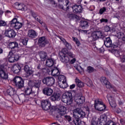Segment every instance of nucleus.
<instances>
[{
	"instance_id": "f257e3e1",
	"label": "nucleus",
	"mask_w": 125,
	"mask_h": 125,
	"mask_svg": "<svg viewBox=\"0 0 125 125\" xmlns=\"http://www.w3.org/2000/svg\"><path fill=\"white\" fill-rule=\"evenodd\" d=\"M106 122H107V116L103 114L99 118L93 117L91 120V125H116L112 120Z\"/></svg>"
},
{
	"instance_id": "f03ea898",
	"label": "nucleus",
	"mask_w": 125,
	"mask_h": 125,
	"mask_svg": "<svg viewBox=\"0 0 125 125\" xmlns=\"http://www.w3.org/2000/svg\"><path fill=\"white\" fill-rule=\"evenodd\" d=\"M85 112L79 108H77L73 111V117L75 119L73 120V124L75 125H85V123L83 121H81V118H84Z\"/></svg>"
},
{
	"instance_id": "7ed1b4c3",
	"label": "nucleus",
	"mask_w": 125,
	"mask_h": 125,
	"mask_svg": "<svg viewBox=\"0 0 125 125\" xmlns=\"http://www.w3.org/2000/svg\"><path fill=\"white\" fill-rule=\"evenodd\" d=\"M73 93L70 92H66L63 94L62 96V101L63 103H66L67 105H71L73 100Z\"/></svg>"
},
{
	"instance_id": "20e7f679",
	"label": "nucleus",
	"mask_w": 125,
	"mask_h": 125,
	"mask_svg": "<svg viewBox=\"0 0 125 125\" xmlns=\"http://www.w3.org/2000/svg\"><path fill=\"white\" fill-rule=\"evenodd\" d=\"M94 108L97 111H104L106 109V106L103 104V102L102 100L100 99H97L95 100L94 103Z\"/></svg>"
},
{
	"instance_id": "39448f33",
	"label": "nucleus",
	"mask_w": 125,
	"mask_h": 125,
	"mask_svg": "<svg viewBox=\"0 0 125 125\" xmlns=\"http://www.w3.org/2000/svg\"><path fill=\"white\" fill-rule=\"evenodd\" d=\"M9 27L15 28L16 30H19L22 27V23L17 21V19L14 18L8 24Z\"/></svg>"
},
{
	"instance_id": "423d86ee",
	"label": "nucleus",
	"mask_w": 125,
	"mask_h": 125,
	"mask_svg": "<svg viewBox=\"0 0 125 125\" xmlns=\"http://www.w3.org/2000/svg\"><path fill=\"white\" fill-rule=\"evenodd\" d=\"M14 82L15 85L18 88H22L24 87V81L21 77L16 76L14 79Z\"/></svg>"
},
{
	"instance_id": "0eeeda50",
	"label": "nucleus",
	"mask_w": 125,
	"mask_h": 125,
	"mask_svg": "<svg viewBox=\"0 0 125 125\" xmlns=\"http://www.w3.org/2000/svg\"><path fill=\"white\" fill-rule=\"evenodd\" d=\"M43 83L46 84L48 86H51L54 84L55 83V79L52 77H47L42 79Z\"/></svg>"
},
{
	"instance_id": "6e6552de",
	"label": "nucleus",
	"mask_w": 125,
	"mask_h": 125,
	"mask_svg": "<svg viewBox=\"0 0 125 125\" xmlns=\"http://www.w3.org/2000/svg\"><path fill=\"white\" fill-rule=\"evenodd\" d=\"M42 83V81L37 80H30L28 82V85L30 87H36V88H39L41 87V84Z\"/></svg>"
},
{
	"instance_id": "1a4fd4ad",
	"label": "nucleus",
	"mask_w": 125,
	"mask_h": 125,
	"mask_svg": "<svg viewBox=\"0 0 125 125\" xmlns=\"http://www.w3.org/2000/svg\"><path fill=\"white\" fill-rule=\"evenodd\" d=\"M8 46L9 48L12 50L11 52L14 53L15 52H18L19 51V46L18 43L16 42H11L9 43Z\"/></svg>"
},
{
	"instance_id": "9d476101",
	"label": "nucleus",
	"mask_w": 125,
	"mask_h": 125,
	"mask_svg": "<svg viewBox=\"0 0 125 125\" xmlns=\"http://www.w3.org/2000/svg\"><path fill=\"white\" fill-rule=\"evenodd\" d=\"M13 52L10 51L8 55V61L10 63H13L15 61L19 60V55H14Z\"/></svg>"
},
{
	"instance_id": "9b49d317",
	"label": "nucleus",
	"mask_w": 125,
	"mask_h": 125,
	"mask_svg": "<svg viewBox=\"0 0 125 125\" xmlns=\"http://www.w3.org/2000/svg\"><path fill=\"white\" fill-rule=\"evenodd\" d=\"M74 100L77 104L81 105V104H83L84 103L85 98L83 96H80V95L77 94L74 97Z\"/></svg>"
},
{
	"instance_id": "f8f14e48",
	"label": "nucleus",
	"mask_w": 125,
	"mask_h": 125,
	"mask_svg": "<svg viewBox=\"0 0 125 125\" xmlns=\"http://www.w3.org/2000/svg\"><path fill=\"white\" fill-rule=\"evenodd\" d=\"M41 106L43 110L47 111V110H49L50 109L51 105L50 102L48 100H43L42 101Z\"/></svg>"
},
{
	"instance_id": "ddd939ff",
	"label": "nucleus",
	"mask_w": 125,
	"mask_h": 125,
	"mask_svg": "<svg viewBox=\"0 0 125 125\" xmlns=\"http://www.w3.org/2000/svg\"><path fill=\"white\" fill-rule=\"evenodd\" d=\"M4 35L5 37H8V38H14L16 36V33L13 29L9 28L5 30Z\"/></svg>"
},
{
	"instance_id": "4468645a",
	"label": "nucleus",
	"mask_w": 125,
	"mask_h": 125,
	"mask_svg": "<svg viewBox=\"0 0 125 125\" xmlns=\"http://www.w3.org/2000/svg\"><path fill=\"white\" fill-rule=\"evenodd\" d=\"M59 54L60 56L68 55L70 58H74L75 57V55L72 52H68L67 49H62V51L59 53Z\"/></svg>"
},
{
	"instance_id": "2eb2a0df",
	"label": "nucleus",
	"mask_w": 125,
	"mask_h": 125,
	"mask_svg": "<svg viewBox=\"0 0 125 125\" xmlns=\"http://www.w3.org/2000/svg\"><path fill=\"white\" fill-rule=\"evenodd\" d=\"M102 32L100 31H95L92 33L91 39L93 41H96L100 38H102Z\"/></svg>"
},
{
	"instance_id": "dca6fc26",
	"label": "nucleus",
	"mask_w": 125,
	"mask_h": 125,
	"mask_svg": "<svg viewBox=\"0 0 125 125\" xmlns=\"http://www.w3.org/2000/svg\"><path fill=\"white\" fill-rule=\"evenodd\" d=\"M101 83H102V84L105 85L106 88H112V85L110 82L108 81L107 78L105 77H102L100 78Z\"/></svg>"
},
{
	"instance_id": "f3484780",
	"label": "nucleus",
	"mask_w": 125,
	"mask_h": 125,
	"mask_svg": "<svg viewBox=\"0 0 125 125\" xmlns=\"http://www.w3.org/2000/svg\"><path fill=\"white\" fill-rule=\"evenodd\" d=\"M0 78H1L3 80H6L8 78L7 74L5 73V68L2 65L0 67Z\"/></svg>"
},
{
	"instance_id": "a211bd4d",
	"label": "nucleus",
	"mask_w": 125,
	"mask_h": 125,
	"mask_svg": "<svg viewBox=\"0 0 125 125\" xmlns=\"http://www.w3.org/2000/svg\"><path fill=\"white\" fill-rule=\"evenodd\" d=\"M107 99L109 102V104L112 108H116L117 106V104L116 103V101L114 100V98L112 97V96L110 94H107Z\"/></svg>"
},
{
	"instance_id": "6ab92c4d",
	"label": "nucleus",
	"mask_w": 125,
	"mask_h": 125,
	"mask_svg": "<svg viewBox=\"0 0 125 125\" xmlns=\"http://www.w3.org/2000/svg\"><path fill=\"white\" fill-rule=\"evenodd\" d=\"M27 37L30 39H35L38 37V33L34 29H30L27 31Z\"/></svg>"
},
{
	"instance_id": "aec40b11",
	"label": "nucleus",
	"mask_w": 125,
	"mask_h": 125,
	"mask_svg": "<svg viewBox=\"0 0 125 125\" xmlns=\"http://www.w3.org/2000/svg\"><path fill=\"white\" fill-rule=\"evenodd\" d=\"M42 92L44 95L51 96L53 93V90L49 87H46L43 89Z\"/></svg>"
},
{
	"instance_id": "412c9836",
	"label": "nucleus",
	"mask_w": 125,
	"mask_h": 125,
	"mask_svg": "<svg viewBox=\"0 0 125 125\" xmlns=\"http://www.w3.org/2000/svg\"><path fill=\"white\" fill-rule=\"evenodd\" d=\"M58 113L61 116H64L67 113V108L64 106L60 105L58 110Z\"/></svg>"
},
{
	"instance_id": "4be33fe9",
	"label": "nucleus",
	"mask_w": 125,
	"mask_h": 125,
	"mask_svg": "<svg viewBox=\"0 0 125 125\" xmlns=\"http://www.w3.org/2000/svg\"><path fill=\"white\" fill-rule=\"evenodd\" d=\"M104 44L106 47H112L113 44H112V40L110 37L105 38L104 40Z\"/></svg>"
},
{
	"instance_id": "5701e85b",
	"label": "nucleus",
	"mask_w": 125,
	"mask_h": 125,
	"mask_svg": "<svg viewBox=\"0 0 125 125\" xmlns=\"http://www.w3.org/2000/svg\"><path fill=\"white\" fill-rule=\"evenodd\" d=\"M38 44L40 45V46H41V47H43L45 46V44H46V41H45V37H40L38 40Z\"/></svg>"
},
{
	"instance_id": "b1692460",
	"label": "nucleus",
	"mask_w": 125,
	"mask_h": 125,
	"mask_svg": "<svg viewBox=\"0 0 125 125\" xmlns=\"http://www.w3.org/2000/svg\"><path fill=\"white\" fill-rule=\"evenodd\" d=\"M23 70L27 76H30V75L33 74V70H32V68L28 65H26L24 66Z\"/></svg>"
},
{
	"instance_id": "393cba45",
	"label": "nucleus",
	"mask_w": 125,
	"mask_h": 125,
	"mask_svg": "<svg viewBox=\"0 0 125 125\" xmlns=\"http://www.w3.org/2000/svg\"><path fill=\"white\" fill-rule=\"evenodd\" d=\"M61 57V61L62 62V63H69L70 62V58L68 55H63V56H60Z\"/></svg>"
},
{
	"instance_id": "a878e982",
	"label": "nucleus",
	"mask_w": 125,
	"mask_h": 125,
	"mask_svg": "<svg viewBox=\"0 0 125 125\" xmlns=\"http://www.w3.org/2000/svg\"><path fill=\"white\" fill-rule=\"evenodd\" d=\"M51 74L55 78L58 77L60 75V71L57 67H54V69L51 70Z\"/></svg>"
},
{
	"instance_id": "bb28decb",
	"label": "nucleus",
	"mask_w": 125,
	"mask_h": 125,
	"mask_svg": "<svg viewBox=\"0 0 125 125\" xmlns=\"http://www.w3.org/2000/svg\"><path fill=\"white\" fill-rule=\"evenodd\" d=\"M72 8L75 13H81L82 11H83V8L81 5H75L74 6H72Z\"/></svg>"
},
{
	"instance_id": "cd10ccee",
	"label": "nucleus",
	"mask_w": 125,
	"mask_h": 125,
	"mask_svg": "<svg viewBox=\"0 0 125 125\" xmlns=\"http://www.w3.org/2000/svg\"><path fill=\"white\" fill-rule=\"evenodd\" d=\"M12 70L15 74H18L20 72V70H21V66L19 64L14 65Z\"/></svg>"
},
{
	"instance_id": "c85d7f7f",
	"label": "nucleus",
	"mask_w": 125,
	"mask_h": 125,
	"mask_svg": "<svg viewBox=\"0 0 125 125\" xmlns=\"http://www.w3.org/2000/svg\"><path fill=\"white\" fill-rule=\"evenodd\" d=\"M61 95L59 93L55 92L53 96L51 97V99L52 101H56L60 99Z\"/></svg>"
},
{
	"instance_id": "c756f323",
	"label": "nucleus",
	"mask_w": 125,
	"mask_h": 125,
	"mask_svg": "<svg viewBox=\"0 0 125 125\" xmlns=\"http://www.w3.org/2000/svg\"><path fill=\"white\" fill-rule=\"evenodd\" d=\"M15 4L17 8L19 9L20 10H25V8L26 7L25 4L22 3H19V2H16Z\"/></svg>"
},
{
	"instance_id": "7c9ffc66",
	"label": "nucleus",
	"mask_w": 125,
	"mask_h": 125,
	"mask_svg": "<svg viewBox=\"0 0 125 125\" xmlns=\"http://www.w3.org/2000/svg\"><path fill=\"white\" fill-rule=\"evenodd\" d=\"M7 93L10 96H13V95L16 94V91L15 89L11 87L7 90Z\"/></svg>"
},
{
	"instance_id": "2f4dec72",
	"label": "nucleus",
	"mask_w": 125,
	"mask_h": 125,
	"mask_svg": "<svg viewBox=\"0 0 125 125\" xmlns=\"http://www.w3.org/2000/svg\"><path fill=\"white\" fill-rule=\"evenodd\" d=\"M39 55L41 59V61H45L46 58V53L43 51H41L39 53Z\"/></svg>"
},
{
	"instance_id": "473e14b6",
	"label": "nucleus",
	"mask_w": 125,
	"mask_h": 125,
	"mask_svg": "<svg viewBox=\"0 0 125 125\" xmlns=\"http://www.w3.org/2000/svg\"><path fill=\"white\" fill-rule=\"evenodd\" d=\"M66 17L67 18H69V19L72 20V19H78L79 17L77 16V15H75L74 14H72V13H67Z\"/></svg>"
},
{
	"instance_id": "72a5a7b5",
	"label": "nucleus",
	"mask_w": 125,
	"mask_h": 125,
	"mask_svg": "<svg viewBox=\"0 0 125 125\" xmlns=\"http://www.w3.org/2000/svg\"><path fill=\"white\" fill-rule=\"evenodd\" d=\"M75 81L77 85H78L79 87H83V86H84V83L80 80L79 78H76Z\"/></svg>"
},
{
	"instance_id": "f704fd0d",
	"label": "nucleus",
	"mask_w": 125,
	"mask_h": 125,
	"mask_svg": "<svg viewBox=\"0 0 125 125\" xmlns=\"http://www.w3.org/2000/svg\"><path fill=\"white\" fill-rule=\"evenodd\" d=\"M54 64V62L52 59H48L46 61V66L47 67H52Z\"/></svg>"
},
{
	"instance_id": "c9c22d12",
	"label": "nucleus",
	"mask_w": 125,
	"mask_h": 125,
	"mask_svg": "<svg viewBox=\"0 0 125 125\" xmlns=\"http://www.w3.org/2000/svg\"><path fill=\"white\" fill-rule=\"evenodd\" d=\"M74 67L76 70H77V71H78V72H79V73H80V74H81L82 75L83 74V69L82 68V66H81V65L75 64L74 65Z\"/></svg>"
},
{
	"instance_id": "e433bc0d",
	"label": "nucleus",
	"mask_w": 125,
	"mask_h": 125,
	"mask_svg": "<svg viewBox=\"0 0 125 125\" xmlns=\"http://www.w3.org/2000/svg\"><path fill=\"white\" fill-rule=\"evenodd\" d=\"M25 93L26 95H30V94H35V91H32L31 88H27L25 90Z\"/></svg>"
},
{
	"instance_id": "4c0bfd02",
	"label": "nucleus",
	"mask_w": 125,
	"mask_h": 125,
	"mask_svg": "<svg viewBox=\"0 0 125 125\" xmlns=\"http://www.w3.org/2000/svg\"><path fill=\"white\" fill-rule=\"evenodd\" d=\"M32 16L34 17L35 20H36V21H38V22L40 23V24H42V21L40 20V17H38V15H37L36 13H33Z\"/></svg>"
},
{
	"instance_id": "58836bf2",
	"label": "nucleus",
	"mask_w": 125,
	"mask_h": 125,
	"mask_svg": "<svg viewBox=\"0 0 125 125\" xmlns=\"http://www.w3.org/2000/svg\"><path fill=\"white\" fill-rule=\"evenodd\" d=\"M80 25L82 28H85L88 27V22L86 21H81L80 22Z\"/></svg>"
},
{
	"instance_id": "ea45409f",
	"label": "nucleus",
	"mask_w": 125,
	"mask_h": 125,
	"mask_svg": "<svg viewBox=\"0 0 125 125\" xmlns=\"http://www.w3.org/2000/svg\"><path fill=\"white\" fill-rule=\"evenodd\" d=\"M61 4H62L64 7L69 6V0H61Z\"/></svg>"
},
{
	"instance_id": "a19ab883",
	"label": "nucleus",
	"mask_w": 125,
	"mask_h": 125,
	"mask_svg": "<svg viewBox=\"0 0 125 125\" xmlns=\"http://www.w3.org/2000/svg\"><path fill=\"white\" fill-rule=\"evenodd\" d=\"M61 40L64 43V44H65V46L67 47V48H68V49L71 48L72 47L71 46V44H70V43H69L68 42H67L65 40V39L62 38V39H61Z\"/></svg>"
},
{
	"instance_id": "79ce46f5",
	"label": "nucleus",
	"mask_w": 125,
	"mask_h": 125,
	"mask_svg": "<svg viewBox=\"0 0 125 125\" xmlns=\"http://www.w3.org/2000/svg\"><path fill=\"white\" fill-rule=\"evenodd\" d=\"M61 88H67L68 87V83L66 81H62V84L60 85Z\"/></svg>"
},
{
	"instance_id": "37998d69",
	"label": "nucleus",
	"mask_w": 125,
	"mask_h": 125,
	"mask_svg": "<svg viewBox=\"0 0 125 125\" xmlns=\"http://www.w3.org/2000/svg\"><path fill=\"white\" fill-rule=\"evenodd\" d=\"M57 78L60 82H66V77L64 75H59Z\"/></svg>"
},
{
	"instance_id": "c03bdc74",
	"label": "nucleus",
	"mask_w": 125,
	"mask_h": 125,
	"mask_svg": "<svg viewBox=\"0 0 125 125\" xmlns=\"http://www.w3.org/2000/svg\"><path fill=\"white\" fill-rule=\"evenodd\" d=\"M59 7L62 9H63V10H68L70 9V6H67V7H64V5L63 4H61V1L59 2Z\"/></svg>"
},
{
	"instance_id": "a18cd8bd",
	"label": "nucleus",
	"mask_w": 125,
	"mask_h": 125,
	"mask_svg": "<svg viewBox=\"0 0 125 125\" xmlns=\"http://www.w3.org/2000/svg\"><path fill=\"white\" fill-rule=\"evenodd\" d=\"M21 41L23 45H27V43H28V39L27 38H23L21 40Z\"/></svg>"
},
{
	"instance_id": "49530a36",
	"label": "nucleus",
	"mask_w": 125,
	"mask_h": 125,
	"mask_svg": "<svg viewBox=\"0 0 125 125\" xmlns=\"http://www.w3.org/2000/svg\"><path fill=\"white\" fill-rule=\"evenodd\" d=\"M86 83L88 86H91V85H92V81L88 78L86 79Z\"/></svg>"
},
{
	"instance_id": "de8ad7c7",
	"label": "nucleus",
	"mask_w": 125,
	"mask_h": 125,
	"mask_svg": "<svg viewBox=\"0 0 125 125\" xmlns=\"http://www.w3.org/2000/svg\"><path fill=\"white\" fill-rule=\"evenodd\" d=\"M72 40L76 42V44L79 46V45H81V43L80 42V41H79V39L76 37H72Z\"/></svg>"
},
{
	"instance_id": "09e8293b",
	"label": "nucleus",
	"mask_w": 125,
	"mask_h": 125,
	"mask_svg": "<svg viewBox=\"0 0 125 125\" xmlns=\"http://www.w3.org/2000/svg\"><path fill=\"white\" fill-rule=\"evenodd\" d=\"M113 52L114 53L115 56H116V57H119V56L121 55L120 54V51L118 50H114Z\"/></svg>"
},
{
	"instance_id": "8fccbe9b",
	"label": "nucleus",
	"mask_w": 125,
	"mask_h": 125,
	"mask_svg": "<svg viewBox=\"0 0 125 125\" xmlns=\"http://www.w3.org/2000/svg\"><path fill=\"white\" fill-rule=\"evenodd\" d=\"M94 71V68L91 66H88L87 68V72L88 73H92Z\"/></svg>"
},
{
	"instance_id": "3c124183",
	"label": "nucleus",
	"mask_w": 125,
	"mask_h": 125,
	"mask_svg": "<svg viewBox=\"0 0 125 125\" xmlns=\"http://www.w3.org/2000/svg\"><path fill=\"white\" fill-rule=\"evenodd\" d=\"M105 11H106V8L103 7L100 10L99 13L100 14H102L103 13H104Z\"/></svg>"
},
{
	"instance_id": "603ef678",
	"label": "nucleus",
	"mask_w": 125,
	"mask_h": 125,
	"mask_svg": "<svg viewBox=\"0 0 125 125\" xmlns=\"http://www.w3.org/2000/svg\"><path fill=\"white\" fill-rule=\"evenodd\" d=\"M64 117L68 122H71V121H72V118H71V116H70L65 115Z\"/></svg>"
},
{
	"instance_id": "864d4df0",
	"label": "nucleus",
	"mask_w": 125,
	"mask_h": 125,
	"mask_svg": "<svg viewBox=\"0 0 125 125\" xmlns=\"http://www.w3.org/2000/svg\"><path fill=\"white\" fill-rule=\"evenodd\" d=\"M6 25V22L3 21H0V27H1V26H5Z\"/></svg>"
},
{
	"instance_id": "5fc2aeb1",
	"label": "nucleus",
	"mask_w": 125,
	"mask_h": 125,
	"mask_svg": "<svg viewBox=\"0 0 125 125\" xmlns=\"http://www.w3.org/2000/svg\"><path fill=\"white\" fill-rule=\"evenodd\" d=\"M100 21V23H107L108 22V20L106 19H102Z\"/></svg>"
},
{
	"instance_id": "6e6d98bb",
	"label": "nucleus",
	"mask_w": 125,
	"mask_h": 125,
	"mask_svg": "<svg viewBox=\"0 0 125 125\" xmlns=\"http://www.w3.org/2000/svg\"><path fill=\"white\" fill-rule=\"evenodd\" d=\"M76 61V58H73L70 61H69V64H74V63H75Z\"/></svg>"
},
{
	"instance_id": "4d7b16f0",
	"label": "nucleus",
	"mask_w": 125,
	"mask_h": 125,
	"mask_svg": "<svg viewBox=\"0 0 125 125\" xmlns=\"http://www.w3.org/2000/svg\"><path fill=\"white\" fill-rule=\"evenodd\" d=\"M121 62H122V63H125V55L121 57Z\"/></svg>"
},
{
	"instance_id": "13d9d810",
	"label": "nucleus",
	"mask_w": 125,
	"mask_h": 125,
	"mask_svg": "<svg viewBox=\"0 0 125 125\" xmlns=\"http://www.w3.org/2000/svg\"><path fill=\"white\" fill-rule=\"evenodd\" d=\"M104 30H105V32H109V31H110V27H109L108 26H106L104 28Z\"/></svg>"
},
{
	"instance_id": "bf43d9fd",
	"label": "nucleus",
	"mask_w": 125,
	"mask_h": 125,
	"mask_svg": "<svg viewBox=\"0 0 125 125\" xmlns=\"http://www.w3.org/2000/svg\"><path fill=\"white\" fill-rule=\"evenodd\" d=\"M47 1H48L51 4H55V1L53 0H47Z\"/></svg>"
},
{
	"instance_id": "052dcab7",
	"label": "nucleus",
	"mask_w": 125,
	"mask_h": 125,
	"mask_svg": "<svg viewBox=\"0 0 125 125\" xmlns=\"http://www.w3.org/2000/svg\"><path fill=\"white\" fill-rule=\"evenodd\" d=\"M75 87H76V84H72L70 86V89H73V88H75Z\"/></svg>"
},
{
	"instance_id": "680f3d73",
	"label": "nucleus",
	"mask_w": 125,
	"mask_h": 125,
	"mask_svg": "<svg viewBox=\"0 0 125 125\" xmlns=\"http://www.w3.org/2000/svg\"><path fill=\"white\" fill-rule=\"evenodd\" d=\"M120 123L122 124V125H124V124H125V120H124L123 119H121Z\"/></svg>"
},
{
	"instance_id": "e2e57ef3",
	"label": "nucleus",
	"mask_w": 125,
	"mask_h": 125,
	"mask_svg": "<svg viewBox=\"0 0 125 125\" xmlns=\"http://www.w3.org/2000/svg\"><path fill=\"white\" fill-rule=\"evenodd\" d=\"M121 112H122V110H121V109L118 108L117 110H116V112L119 114L120 113H121Z\"/></svg>"
},
{
	"instance_id": "0e129e2a",
	"label": "nucleus",
	"mask_w": 125,
	"mask_h": 125,
	"mask_svg": "<svg viewBox=\"0 0 125 125\" xmlns=\"http://www.w3.org/2000/svg\"><path fill=\"white\" fill-rule=\"evenodd\" d=\"M79 32L81 33H86V30H80Z\"/></svg>"
},
{
	"instance_id": "69168bd1",
	"label": "nucleus",
	"mask_w": 125,
	"mask_h": 125,
	"mask_svg": "<svg viewBox=\"0 0 125 125\" xmlns=\"http://www.w3.org/2000/svg\"><path fill=\"white\" fill-rule=\"evenodd\" d=\"M2 52H3V50H2V49H1V48H0V54H1Z\"/></svg>"
},
{
	"instance_id": "338daca9",
	"label": "nucleus",
	"mask_w": 125,
	"mask_h": 125,
	"mask_svg": "<svg viewBox=\"0 0 125 125\" xmlns=\"http://www.w3.org/2000/svg\"><path fill=\"white\" fill-rule=\"evenodd\" d=\"M3 14V11L1 10H0V15H2Z\"/></svg>"
},
{
	"instance_id": "774afa93",
	"label": "nucleus",
	"mask_w": 125,
	"mask_h": 125,
	"mask_svg": "<svg viewBox=\"0 0 125 125\" xmlns=\"http://www.w3.org/2000/svg\"><path fill=\"white\" fill-rule=\"evenodd\" d=\"M36 76H37L38 77H40L41 76V73H38V74H35Z\"/></svg>"
}]
</instances>
